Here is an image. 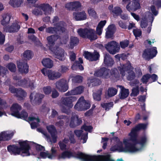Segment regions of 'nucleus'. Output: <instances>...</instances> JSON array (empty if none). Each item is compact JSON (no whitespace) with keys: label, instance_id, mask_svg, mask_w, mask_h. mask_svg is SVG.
Returning a JSON list of instances; mask_svg holds the SVG:
<instances>
[{"label":"nucleus","instance_id":"1","mask_svg":"<svg viewBox=\"0 0 161 161\" xmlns=\"http://www.w3.org/2000/svg\"><path fill=\"white\" fill-rule=\"evenodd\" d=\"M147 126L146 124H140L133 128L129 134L130 136L129 140L132 142L133 144L129 143L128 139H124L123 142L125 147H121L120 151L125 152L134 153L142 150L147 142V138L144 136L138 141L137 139V132L141 129H145Z\"/></svg>","mask_w":161,"mask_h":161},{"label":"nucleus","instance_id":"2","mask_svg":"<svg viewBox=\"0 0 161 161\" xmlns=\"http://www.w3.org/2000/svg\"><path fill=\"white\" fill-rule=\"evenodd\" d=\"M19 143L20 148L16 146H9L8 147V151L14 155L20 154L23 156L30 155L29 151V146L26 142H19Z\"/></svg>","mask_w":161,"mask_h":161},{"label":"nucleus","instance_id":"3","mask_svg":"<svg viewBox=\"0 0 161 161\" xmlns=\"http://www.w3.org/2000/svg\"><path fill=\"white\" fill-rule=\"evenodd\" d=\"M34 7L35 8L32 10V13L36 16L42 15L43 12L45 15H49L53 11L52 7L48 3L37 4H35Z\"/></svg>","mask_w":161,"mask_h":161},{"label":"nucleus","instance_id":"4","mask_svg":"<svg viewBox=\"0 0 161 161\" xmlns=\"http://www.w3.org/2000/svg\"><path fill=\"white\" fill-rule=\"evenodd\" d=\"M77 98L74 96H70L66 97H62L59 103V105L61 108L62 111L67 114L70 112V111L66 109L65 107L70 108L73 106V102L77 100Z\"/></svg>","mask_w":161,"mask_h":161},{"label":"nucleus","instance_id":"5","mask_svg":"<svg viewBox=\"0 0 161 161\" xmlns=\"http://www.w3.org/2000/svg\"><path fill=\"white\" fill-rule=\"evenodd\" d=\"M47 129L48 132L50 134L52 139H50L49 135L47 134V133L43 130L41 128L37 129V130L42 133L46 137L47 141L52 143H55L57 142V132L55 127L53 125H50L47 126Z\"/></svg>","mask_w":161,"mask_h":161},{"label":"nucleus","instance_id":"6","mask_svg":"<svg viewBox=\"0 0 161 161\" xmlns=\"http://www.w3.org/2000/svg\"><path fill=\"white\" fill-rule=\"evenodd\" d=\"M118 70L119 71L120 74L123 76H124L126 72H127L128 75L127 78L129 80H133L135 77V74L132 70L133 68L128 64H121L118 67Z\"/></svg>","mask_w":161,"mask_h":161},{"label":"nucleus","instance_id":"7","mask_svg":"<svg viewBox=\"0 0 161 161\" xmlns=\"http://www.w3.org/2000/svg\"><path fill=\"white\" fill-rule=\"evenodd\" d=\"M77 32L80 37L88 38L91 41L95 40L97 38L95 31L91 29L80 28L78 30Z\"/></svg>","mask_w":161,"mask_h":161},{"label":"nucleus","instance_id":"8","mask_svg":"<svg viewBox=\"0 0 161 161\" xmlns=\"http://www.w3.org/2000/svg\"><path fill=\"white\" fill-rule=\"evenodd\" d=\"M21 109L22 107L21 105L17 103H14L11 107V114L18 118L25 120L28 117V114L24 110H22L21 113L19 114V111Z\"/></svg>","mask_w":161,"mask_h":161},{"label":"nucleus","instance_id":"9","mask_svg":"<svg viewBox=\"0 0 161 161\" xmlns=\"http://www.w3.org/2000/svg\"><path fill=\"white\" fill-rule=\"evenodd\" d=\"M89 102L85 100L83 96L81 97L75 105L74 108L79 111H85L90 107Z\"/></svg>","mask_w":161,"mask_h":161},{"label":"nucleus","instance_id":"10","mask_svg":"<svg viewBox=\"0 0 161 161\" xmlns=\"http://www.w3.org/2000/svg\"><path fill=\"white\" fill-rule=\"evenodd\" d=\"M66 26V24L61 21L57 24L56 27H49L46 28V32L50 34L60 33V32H63L65 31V27Z\"/></svg>","mask_w":161,"mask_h":161},{"label":"nucleus","instance_id":"11","mask_svg":"<svg viewBox=\"0 0 161 161\" xmlns=\"http://www.w3.org/2000/svg\"><path fill=\"white\" fill-rule=\"evenodd\" d=\"M41 72L45 76H47L49 80H54L59 78L62 76L61 73L52 70L43 69Z\"/></svg>","mask_w":161,"mask_h":161},{"label":"nucleus","instance_id":"12","mask_svg":"<svg viewBox=\"0 0 161 161\" xmlns=\"http://www.w3.org/2000/svg\"><path fill=\"white\" fill-rule=\"evenodd\" d=\"M105 47L108 52L112 54H114L118 52L120 49V47L118 43L114 41L108 42L105 45Z\"/></svg>","mask_w":161,"mask_h":161},{"label":"nucleus","instance_id":"13","mask_svg":"<svg viewBox=\"0 0 161 161\" xmlns=\"http://www.w3.org/2000/svg\"><path fill=\"white\" fill-rule=\"evenodd\" d=\"M55 85L56 88L61 92H64L68 89L67 81L64 79L57 81L55 83Z\"/></svg>","mask_w":161,"mask_h":161},{"label":"nucleus","instance_id":"14","mask_svg":"<svg viewBox=\"0 0 161 161\" xmlns=\"http://www.w3.org/2000/svg\"><path fill=\"white\" fill-rule=\"evenodd\" d=\"M109 73V70L104 67L95 71L94 75L97 77L107 79L110 77Z\"/></svg>","mask_w":161,"mask_h":161},{"label":"nucleus","instance_id":"15","mask_svg":"<svg viewBox=\"0 0 161 161\" xmlns=\"http://www.w3.org/2000/svg\"><path fill=\"white\" fill-rule=\"evenodd\" d=\"M20 28V25L17 21H15L9 26H5L3 28V30L6 32L14 33L17 32Z\"/></svg>","mask_w":161,"mask_h":161},{"label":"nucleus","instance_id":"16","mask_svg":"<svg viewBox=\"0 0 161 161\" xmlns=\"http://www.w3.org/2000/svg\"><path fill=\"white\" fill-rule=\"evenodd\" d=\"M43 94L41 93H32L30 96L31 102L35 105H39L44 97Z\"/></svg>","mask_w":161,"mask_h":161},{"label":"nucleus","instance_id":"17","mask_svg":"<svg viewBox=\"0 0 161 161\" xmlns=\"http://www.w3.org/2000/svg\"><path fill=\"white\" fill-rule=\"evenodd\" d=\"M153 20V15L151 13L149 12L146 13L140 23L141 27L142 28H146L147 25V21L149 20L150 21L152 22Z\"/></svg>","mask_w":161,"mask_h":161},{"label":"nucleus","instance_id":"18","mask_svg":"<svg viewBox=\"0 0 161 161\" xmlns=\"http://www.w3.org/2000/svg\"><path fill=\"white\" fill-rule=\"evenodd\" d=\"M82 123L81 119L79 118L77 115H75L71 117L69 125L71 127L74 128L80 125Z\"/></svg>","mask_w":161,"mask_h":161},{"label":"nucleus","instance_id":"19","mask_svg":"<svg viewBox=\"0 0 161 161\" xmlns=\"http://www.w3.org/2000/svg\"><path fill=\"white\" fill-rule=\"evenodd\" d=\"M84 90V87L82 86H79L69 91L65 95L66 96H70L80 94L82 93Z\"/></svg>","mask_w":161,"mask_h":161},{"label":"nucleus","instance_id":"20","mask_svg":"<svg viewBox=\"0 0 161 161\" xmlns=\"http://www.w3.org/2000/svg\"><path fill=\"white\" fill-rule=\"evenodd\" d=\"M157 53V51L155 49H147L144 52L143 57L146 59H149L155 56Z\"/></svg>","mask_w":161,"mask_h":161},{"label":"nucleus","instance_id":"21","mask_svg":"<svg viewBox=\"0 0 161 161\" xmlns=\"http://www.w3.org/2000/svg\"><path fill=\"white\" fill-rule=\"evenodd\" d=\"M17 67L19 72L22 73H27L28 71V66L26 61L21 60L17 62Z\"/></svg>","mask_w":161,"mask_h":161},{"label":"nucleus","instance_id":"22","mask_svg":"<svg viewBox=\"0 0 161 161\" xmlns=\"http://www.w3.org/2000/svg\"><path fill=\"white\" fill-rule=\"evenodd\" d=\"M57 150L55 147H52L50 151V153L48 152H41L40 153V155L43 158H48L52 159L55 157L56 155Z\"/></svg>","mask_w":161,"mask_h":161},{"label":"nucleus","instance_id":"23","mask_svg":"<svg viewBox=\"0 0 161 161\" xmlns=\"http://www.w3.org/2000/svg\"><path fill=\"white\" fill-rule=\"evenodd\" d=\"M140 4L136 0L132 1L129 3L126 6V8L129 11H134L139 9Z\"/></svg>","mask_w":161,"mask_h":161},{"label":"nucleus","instance_id":"24","mask_svg":"<svg viewBox=\"0 0 161 161\" xmlns=\"http://www.w3.org/2000/svg\"><path fill=\"white\" fill-rule=\"evenodd\" d=\"M84 54L85 58L90 61H96L99 57V54L97 52H95L93 53L85 52Z\"/></svg>","mask_w":161,"mask_h":161},{"label":"nucleus","instance_id":"25","mask_svg":"<svg viewBox=\"0 0 161 161\" xmlns=\"http://www.w3.org/2000/svg\"><path fill=\"white\" fill-rule=\"evenodd\" d=\"M73 17L76 20H81L86 19L87 18V15L85 12L83 11L80 12H74Z\"/></svg>","mask_w":161,"mask_h":161},{"label":"nucleus","instance_id":"26","mask_svg":"<svg viewBox=\"0 0 161 161\" xmlns=\"http://www.w3.org/2000/svg\"><path fill=\"white\" fill-rule=\"evenodd\" d=\"M29 121H36L37 122L35 121L32 122L31 124V127L32 129H34L36 128L38 125V123L40 122V119L36 114H33L31 116L29 117L28 119Z\"/></svg>","mask_w":161,"mask_h":161},{"label":"nucleus","instance_id":"27","mask_svg":"<svg viewBox=\"0 0 161 161\" xmlns=\"http://www.w3.org/2000/svg\"><path fill=\"white\" fill-rule=\"evenodd\" d=\"M14 134V131H3L0 133V140H8L10 139Z\"/></svg>","mask_w":161,"mask_h":161},{"label":"nucleus","instance_id":"28","mask_svg":"<svg viewBox=\"0 0 161 161\" xmlns=\"http://www.w3.org/2000/svg\"><path fill=\"white\" fill-rule=\"evenodd\" d=\"M27 96V93L24 90L19 88L15 96L17 98L19 101H21L24 99Z\"/></svg>","mask_w":161,"mask_h":161},{"label":"nucleus","instance_id":"29","mask_svg":"<svg viewBox=\"0 0 161 161\" xmlns=\"http://www.w3.org/2000/svg\"><path fill=\"white\" fill-rule=\"evenodd\" d=\"M54 53L56 58L61 61L64 59V50L63 49L58 48L54 51Z\"/></svg>","mask_w":161,"mask_h":161},{"label":"nucleus","instance_id":"30","mask_svg":"<svg viewBox=\"0 0 161 161\" xmlns=\"http://www.w3.org/2000/svg\"><path fill=\"white\" fill-rule=\"evenodd\" d=\"M118 86L121 89V91L119 95V98L124 99L126 98L129 94V90L121 86Z\"/></svg>","mask_w":161,"mask_h":161},{"label":"nucleus","instance_id":"31","mask_svg":"<svg viewBox=\"0 0 161 161\" xmlns=\"http://www.w3.org/2000/svg\"><path fill=\"white\" fill-rule=\"evenodd\" d=\"M59 37L58 35H53L47 36V38L48 44L50 46H53L55 44V42Z\"/></svg>","mask_w":161,"mask_h":161},{"label":"nucleus","instance_id":"32","mask_svg":"<svg viewBox=\"0 0 161 161\" xmlns=\"http://www.w3.org/2000/svg\"><path fill=\"white\" fill-rule=\"evenodd\" d=\"M104 63L107 66H111L114 64V61L113 59L108 53L104 55Z\"/></svg>","mask_w":161,"mask_h":161},{"label":"nucleus","instance_id":"33","mask_svg":"<svg viewBox=\"0 0 161 161\" xmlns=\"http://www.w3.org/2000/svg\"><path fill=\"white\" fill-rule=\"evenodd\" d=\"M88 86H97L100 85L101 83V81L100 80L97 78H91L88 80Z\"/></svg>","mask_w":161,"mask_h":161},{"label":"nucleus","instance_id":"34","mask_svg":"<svg viewBox=\"0 0 161 161\" xmlns=\"http://www.w3.org/2000/svg\"><path fill=\"white\" fill-rule=\"evenodd\" d=\"M42 63L43 66L48 68H51L53 66V61L48 58L43 59Z\"/></svg>","mask_w":161,"mask_h":161},{"label":"nucleus","instance_id":"35","mask_svg":"<svg viewBox=\"0 0 161 161\" xmlns=\"http://www.w3.org/2000/svg\"><path fill=\"white\" fill-rule=\"evenodd\" d=\"M83 63L82 59L80 58H79L78 61H76L72 66V68L74 69L75 68H78L80 70H83L84 69L83 66L80 64Z\"/></svg>","mask_w":161,"mask_h":161},{"label":"nucleus","instance_id":"36","mask_svg":"<svg viewBox=\"0 0 161 161\" xmlns=\"http://www.w3.org/2000/svg\"><path fill=\"white\" fill-rule=\"evenodd\" d=\"M3 19L1 21V23L2 25H5L8 24L10 19V16L8 14H4L2 15Z\"/></svg>","mask_w":161,"mask_h":161},{"label":"nucleus","instance_id":"37","mask_svg":"<svg viewBox=\"0 0 161 161\" xmlns=\"http://www.w3.org/2000/svg\"><path fill=\"white\" fill-rule=\"evenodd\" d=\"M106 21L104 20L101 21L98 24L96 29L97 33L99 35H100L102 33V29L104 26L105 25Z\"/></svg>","mask_w":161,"mask_h":161},{"label":"nucleus","instance_id":"38","mask_svg":"<svg viewBox=\"0 0 161 161\" xmlns=\"http://www.w3.org/2000/svg\"><path fill=\"white\" fill-rule=\"evenodd\" d=\"M23 3V0H10L9 4L14 7H18Z\"/></svg>","mask_w":161,"mask_h":161},{"label":"nucleus","instance_id":"39","mask_svg":"<svg viewBox=\"0 0 161 161\" xmlns=\"http://www.w3.org/2000/svg\"><path fill=\"white\" fill-rule=\"evenodd\" d=\"M69 142V140L66 138H64V139L59 142L58 144L60 148L62 150H64L66 149V144Z\"/></svg>","mask_w":161,"mask_h":161},{"label":"nucleus","instance_id":"40","mask_svg":"<svg viewBox=\"0 0 161 161\" xmlns=\"http://www.w3.org/2000/svg\"><path fill=\"white\" fill-rule=\"evenodd\" d=\"M32 57V53L29 50L25 51L23 53V57L24 59L27 62V60H29L31 59Z\"/></svg>","mask_w":161,"mask_h":161},{"label":"nucleus","instance_id":"41","mask_svg":"<svg viewBox=\"0 0 161 161\" xmlns=\"http://www.w3.org/2000/svg\"><path fill=\"white\" fill-rule=\"evenodd\" d=\"M117 92V90L114 87H110L108 90V95L109 97H113L115 95Z\"/></svg>","mask_w":161,"mask_h":161},{"label":"nucleus","instance_id":"42","mask_svg":"<svg viewBox=\"0 0 161 161\" xmlns=\"http://www.w3.org/2000/svg\"><path fill=\"white\" fill-rule=\"evenodd\" d=\"M112 13L114 16H118L120 15L122 13V10L119 7H115L113 8Z\"/></svg>","mask_w":161,"mask_h":161},{"label":"nucleus","instance_id":"43","mask_svg":"<svg viewBox=\"0 0 161 161\" xmlns=\"http://www.w3.org/2000/svg\"><path fill=\"white\" fill-rule=\"evenodd\" d=\"M79 39L76 37L71 36L70 38V45L73 47L74 46L77 45L79 43Z\"/></svg>","mask_w":161,"mask_h":161},{"label":"nucleus","instance_id":"44","mask_svg":"<svg viewBox=\"0 0 161 161\" xmlns=\"http://www.w3.org/2000/svg\"><path fill=\"white\" fill-rule=\"evenodd\" d=\"M102 89H100L97 92V93H94L93 97L94 99L97 101H100L101 100V95L102 94Z\"/></svg>","mask_w":161,"mask_h":161},{"label":"nucleus","instance_id":"45","mask_svg":"<svg viewBox=\"0 0 161 161\" xmlns=\"http://www.w3.org/2000/svg\"><path fill=\"white\" fill-rule=\"evenodd\" d=\"M101 105L102 107L105 108V110H108L110 108L113 107V103L112 102L108 103H101Z\"/></svg>","mask_w":161,"mask_h":161},{"label":"nucleus","instance_id":"46","mask_svg":"<svg viewBox=\"0 0 161 161\" xmlns=\"http://www.w3.org/2000/svg\"><path fill=\"white\" fill-rule=\"evenodd\" d=\"M72 155L71 153L68 152H63L61 154L59 155L58 159L65 158H70Z\"/></svg>","mask_w":161,"mask_h":161},{"label":"nucleus","instance_id":"47","mask_svg":"<svg viewBox=\"0 0 161 161\" xmlns=\"http://www.w3.org/2000/svg\"><path fill=\"white\" fill-rule=\"evenodd\" d=\"M43 92L45 94L48 95L51 93L52 89L50 86H47L43 87L42 89Z\"/></svg>","mask_w":161,"mask_h":161},{"label":"nucleus","instance_id":"48","mask_svg":"<svg viewBox=\"0 0 161 161\" xmlns=\"http://www.w3.org/2000/svg\"><path fill=\"white\" fill-rule=\"evenodd\" d=\"M88 13L89 15L94 18L97 17V15L96 11L92 8H89L88 9Z\"/></svg>","mask_w":161,"mask_h":161},{"label":"nucleus","instance_id":"49","mask_svg":"<svg viewBox=\"0 0 161 161\" xmlns=\"http://www.w3.org/2000/svg\"><path fill=\"white\" fill-rule=\"evenodd\" d=\"M7 67L11 72H14L16 70L15 65L13 63H10L7 65Z\"/></svg>","mask_w":161,"mask_h":161},{"label":"nucleus","instance_id":"50","mask_svg":"<svg viewBox=\"0 0 161 161\" xmlns=\"http://www.w3.org/2000/svg\"><path fill=\"white\" fill-rule=\"evenodd\" d=\"M8 71L7 69L5 67L0 65V75L4 76Z\"/></svg>","mask_w":161,"mask_h":161},{"label":"nucleus","instance_id":"51","mask_svg":"<svg viewBox=\"0 0 161 161\" xmlns=\"http://www.w3.org/2000/svg\"><path fill=\"white\" fill-rule=\"evenodd\" d=\"M27 82V79H24L18 81L17 85L23 87H25Z\"/></svg>","mask_w":161,"mask_h":161},{"label":"nucleus","instance_id":"52","mask_svg":"<svg viewBox=\"0 0 161 161\" xmlns=\"http://www.w3.org/2000/svg\"><path fill=\"white\" fill-rule=\"evenodd\" d=\"M72 2L73 9L76 10L81 7V3L78 1H75Z\"/></svg>","mask_w":161,"mask_h":161},{"label":"nucleus","instance_id":"53","mask_svg":"<svg viewBox=\"0 0 161 161\" xmlns=\"http://www.w3.org/2000/svg\"><path fill=\"white\" fill-rule=\"evenodd\" d=\"M151 75L147 74L143 75L141 79L142 82L143 83H146L150 78Z\"/></svg>","mask_w":161,"mask_h":161},{"label":"nucleus","instance_id":"54","mask_svg":"<svg viewBox=\"0 0 161 161\" xmlns=\"http://www.w3.org/2000/svg\"><path fill=\"white\" fill-rule=\"evenodd\" d=\"M139 87L138 86L136 88H133L132 89V92L131 94V95L134 97L137 96L139 94Z\"/></svg>","mask_w":161,"mask_h":161},{"label":"nucleus","instance_id":"55","mask_svg":"<svg viewBox=\"0 0 161 161\" xmlns=\"http://www.w3.org/2000/svg\"><path fill=\"white\" fill-rule=\"evenodd\" d=\"M129 44V42L127 40H124L120 43V46L123 48H125L127 47L128 46Z\"/></svg>","mask_w":161,"mask_h":161},{"label":"nucleus","instance_id":"56","mask_svg":"<svg viewBox=\"0 0 161 161\" xmlns=\"http://www.w3.org/2000/svg\"><path fill=\"white\" fill-rule=\"evenodd\" d=\"M133 32L134 35L136 37L140 36L142 34L141 31L138 29L133 30Z\"/></svg>","mask_w":161,"mask_h":161},{"label":"nucleus","instance_id":"57","mask_svg":"<svg viewBox=\"0 0 161 161\" xmlns=\"http://www.w3.org/2000/svg\"><path fill=\"white\" fill-rule=\"evenodd\" d=\"M34 81H30L29 79H27V82L26 84L25 87H29L31 89L33 88Z\"/></svg>","mask_w":161,"mask_h":161},{"label":"nucleus","instance_id":"58","mask_svg":"<svg viewBox=\"0 0 161 161\" xmlns=\"http://www.w3.org/2000/svg\"><path fill=\"white\" fill-rule=\"evenodd\" d=\"M52 92L51 97L53 98H55L58 96L59 94L56 90H54Z\"/></svg>","mask_w":161,"mask_h":161},{"label":"nucleus","instance_id":"59","mask_svg":"<svg viewBox=\"0 0 161 161\" xmlns=\"http://www.w3.org/2000/svg\"><path fill=\"white\" fill-rule=\"evenodd\" d=\"M65 7L68 10H73L72 2H69L65 4Z\"/></svg>","mask_w":161,"mask_h":161},{"label":"nucleus","instance_id":"60","mask_svg":"<svg viewBox=\"0 0 161 161\" xmlns=\"http://www.w3.org/2000/svg\"><path fill=\"white\" fill-rule=\"evenodd\" d=\"M81 128L84 129L86 131H87L89 132H91V130H92V128L91 126H86L84 125L82 126Z\"/></svg>","mask_w":161,"mask_h":161},{"label":"nucleus","instance_id":"61","mask_svg":"<svg viewBox=\"0 0 161 161\" xmlns=\"http://www.w3.org/2000/svg\"><path fill=\"white\" fill-rule=\"evenodd\" d=\"M115 30V27L114 25L112 24L108 26L107 28V31L114 33Z\"/></svg>","mask_w":161,"mask_h":161},{"label":"nucleus","instance_id":"62","mask_svg":"<svg viewBox=\"0 0 161 161\" xmlns=\"http://www.w3.org/2000/svg\"><path fill=\"white\" fill-rule=\"evenodd\" d=\"M112 75H114L115 77H118L119 76V73L117 70L116 69H112Z\"/></svg>","mask_w":161,"mask_h":161},{"label":"nucleus","instance_id":"63","mask_svg":"<svg viewBox=\"0 0 161 161\" xmlns=\"http://www.w3.org/2000/svg\"><path fill=\"white\" fill-rule=\"evenodd\" d=\"M18 88H16L13 86H10L9 88V90L10 92H11L13 93L16 94Z\"/></svg>","mask_w":161,"mask_h":161},{"label":"nucleus","instance_id":"64","mask_svg":"<svg viewBox=\"0 0 161 161\" xmlns=\"http://www.w3.org/2000/svg\"><path fill=\"white\" fill-rule=\"evenodd\" d=\"M69 58L71 61H74L76 58L75 54L73 52H70L69 53Z\"/></svg>","mask_w":161,"mask_h":161}]
</instances>
